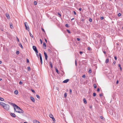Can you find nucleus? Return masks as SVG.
<instances>
[{
    "instance_id": "38",
    "label": "nucleus",
    "mask_w": 123,
    "mask_h": 123,
    "mask_svg": "<svg viewBox=\"0 0 123 123\" xmlns=\"http://www.w3.org/2000/svg\"><path fill=\"white\" fill-rule=\"evenodd\" d=\"M10 27L12 29V28L13 27V26L12 24H10Z\"/></svg>"
},
{
    "instance_id": "21",
    "label": "nucleus",
    "mask_w": 123,
    "mask_h": 123,
    "mask_svg": "<svg viewBox=\"0 0 123 123\" xmlns=\"http://www.w3.org/2000/svg\"><path fill=\"white\" fill-rule=\"evenodd\" d=\"M27 69L29 71H30L31 70V69L29 67H27Z\"/></svg>"
},
{
    "instance_id": "34",
    "label": "nucleus",
    "mask_w": 123,
    "mask_h": 123,
    "mask_svg": "<svg viewBox=\"0 0 123 123\" xmlns=\"http://www.w3.org/2000/svg\"><path fill=\"white\" fill-rule=\"evenodd\" d=\"M36 96L39 99L40 98V96H39V95H36Z\"/></svg>"
},
{
    "instance_id": "44",
    "label": "nucleus",
    "mask_w": 123,
    "mask_h": 123,
    "mask_svg": "<svg viewBox=\"0 0 123 123\" xmlns=\"http://www.w3.org/2000/svg\"><path fill=\"white\" fill-rule=\"evenodd\" d=\"M116 63V62L115 61H114L112 63V65H114Z\"/></svg>"
},
{
    "instance_id": "59",
    "label": "nucleus",
    "mask_w": 123,
    "mask_h": 123,
    "mask_svg": "<svg viewBox=\"0 0 123 123\" xmlns=\"http://www.w3.org/2000/svg\"><path fill=\"white\" fill-rule=\"evenodd\" d=\"M114 58H115V59L116 60H117V57H116V56H114Z\"/></svg>"
},
{
    "instance_id": "8",
    "label": "nucleus",
    "mask_w": 123,
    "mask_h": 123,
    "mask_svg": "<svg viewBox=\"0 0 123 123\" xmlns=\"http://www.w3.org/2000/svg\"><path fill=\"white\" fill-rule=\"evenodd\" d=\"M69 81V79H68L64 80L63 82V83H67Z\"/></svg>"
},
{
    "instance_id": "36",
    "label": "nucleus",
    "mask_w": 123,
    "mask_h": 123,
    "mask_svg": "<svg viewBox=\"0 0 123 123\" xmlns=\"http://www.w3.org/2000/svg\"><path fill=\"white\" fill-rule=\"evenodd\" d=\"M65 26L66 27H69V26H68V24H66L65 25Z\"/></svg>"
},
{
    "instance_id": "13",
    "label": "nucleus",
    "mask_w": 123,
    "mask_h": 123,
    "mask_svg": "<svg viewBox=\"0 0 123 123\" xmlns=\"http://www.w3.org/2000/svg\"><path fill=\"white\" fill-rule=\"evenodd\" d=\"M33 123H40L39 122L35 120L33 121Z\"/></svg>"
},
{
    "instance_id": "64",
    "label": "nucleus",
    "mask_w": 123,
    "mask_h": 123,
    "mask_svg": "<svg viewBox=\"0 0 123 123\" xmlns=\"http://www.w3.org/2000/svg\"><path fill=\"white\" fill-rule=\"evenodd\" d=\"M79 10L80 11H81L82 10V9L81 8H80L79 9Z\"/></svg>"
},
{
    "instance_id": "52",
    "label": "nucleus",
    "mask_w": 123,
    "mask_h": 123,
    "mask_svg": "<svg viewBox=\"0 0 123 123\" xmlns=\"http://www.w3.org/2000/svg\"><path fill=\"white\" fill-rule=\"evenodd\" d=\"M77 41H79L80 40V38H77Z\"/></svg>"
},
{
    "instance_id": "35",
    "label": "nucleus",
    "mask_w": 123,
    "mask_h": 123,
    "mask_svg": "<svg viewBox=\"0 0 123 123\" xmlns=\"http://www.w3.org/2000/svg\"><path fill=\"white\" fill-rule=\"evenodd\" d=\"M52 118V120L54 122L55 121V118L54 117H53V118Z\"/></svg>"
},
{
    "instance_id": "62",
    "label": "nucleus",
    "mask_w": 123,
    "mask_h": 123,
    "mask_svg": "<svg viewBox=\"0 0 123 123\" xmlns=\"http://www.w3.org/2000/svg\"><path fill=\"white\" fill-rule=\"evenodd\" d=\"M17 41L18 42H19V39L17 37Z\"/></svg>"
},
{
    "instance_id": "29",
    "label": "nucleus",
    "mask_w": 123,
    "mask_h": 123,
    "mask_svg": "<svg viewBox=\"0 0 123 123\" xmlns=\"http://www.w3.org/2000/svg\"><path fill=\"white\" fill-rule=\"evenodd\" d=\"M96 94L95 93H93V95L94 97H95L96 96Z\"/></svg>"
},
{
    "instance_id": "12",
    "label": "nucleus",
    "mask_w": 123,
    "mask_h": 123,
    "mask_svg": "<svg viewBox=\"0 0 123 123\" xmlns=\"http://www.w3.org/2000/svg\"><path fill=\"white\" fill-rule=\"evenodd\" d=\"M18 93V91L17 90H16L14 92V93L16 94L17 95Z\"/></svg>"
},
{
    "instance_id": "9",
    "label": "nucleus",
    "mask_w": 123,
    "mask_h": 123,
    "mask_svg": "<svg viewBox=\"0 0 123 123\" xmlns=\"http://www.w3.org/2000/svg\"><path fill=\"white\" fill-rule=\"evenodd\" d=\"M32 48H33V49L35 51L36 50H37V49L36 47L35 46H33Z\"/></svg>"
},
{
    "instance_id": "5",
    "label": "nucleus",
    "mask_w": 123,
    "mask_h": 123,
    "mask_svg": "<svg viewBox=\"0 0 123 123\" xmlns=\"http://www.w3.org/2000/svg\"><path fill=\"white\" fill-rule=\"evenodd\" d=\"M10 115L12 117H16L14 113H10Z\"/></svg>"
},
{
    "instance_id": "19",
    "label": "nucleus",
    "mask_w": 123,
    "mask_h": 123,
    "mask_svg": "<svg viewBox=\"0 0 123 123\" xmlns=\"http://www.w3.org/2000/svg\"><path fill=\"white\" fill-rule=\"evenodd\" d=\"M49 64L50 66L51 67V68H53V66H52V63L51 62H49Z\"/></svg>"
},
{
    "instance_id": "18",
    "label": "nucleus",
    "mask_w": 123,
    "mask_h": 123,
    "mask_svg": "<svg viewBox=\"0 0 123 123\" xmlns=\"http://www.w3.org/2000/svg\"><path fill=\"white\" fill-rule=\"evenodd\" d=\"M4 103L2 102H0V105H1L2 106H3V105H4Z\"/></svg>"
},
{
    "instance_id": "56",
    "label": "nucleus",
    "mask_w": 123,
    "mask_h": 123,
    "mask_svg": "<svg viewBox=\"0 0 123 123\" xmlns=\"http://www.w3.org/2000/svg\"><path fill=\"white\" fill-rule=\"evenodd\" d=\"M80 54H83V52L82 51H80Z\"/></svg>"
},
{
    "instance_id": "24",
    "label": "nucleus",
    "mask_w": 123,
    "mask_h": 123,
    "mask_svg": "<svg viewBox=\"0 0 123 123\" xmlns=\"http://www.w3.org/2000/svg\"><path fill=\"white\" fill-rule=\"evenodd\" d=\"M67 95V94L66 93H65L64 95V97L66 98Z\"/></svg>"
},
{
    "instance_id": "23",
    "label": "nucleus",
    "mask_w": 123,
    "mask_h": 123,
    "mask_svg": "<svg viewBox=\"0 0 123 123\" xmlns=\"http://www.w3.org/2000/svg\"><path fill=\"white\" fill-rule=\"evenodd\" d=\"M19 46L22 48L23 49V47L22 46L21 43H20L19 44Z\"/></svg>"
},
{
    "instance_id": "61",
    "label": "nucleus",
    "mask_w": 123,
    "mask_h": 123,
    "mask_svg": "<svg viewBox=\"0 0 123 123\" xmlns=\"http://www.w3.org/2000/svg\"><path fill=\"white\" fill-rule=\"evenodd\" d=\"M32 91V92H33V93H35V91L33 90H31Z\"/></svg>"
},
{
    "instance_id": "27",
    "label": "nucleus",
    "mask_w": 123,
    "mask_h": 123,
    "mask_svg": "<svg viewBox=\"0 0 123 123\" xmlns=\"http://www.w3.org/2000/svg\"><path fill=\"white\" fill-rule=\"evenodd\" d=\"M93 86L94 88H96V85L95 84H94Z\"/></svg>"
},
{
    "instance_id": "43",
    "label": "nucleus",
    "mask_w": 123,
    "mask_h": 123,
    "mask_svg": "<svg viewBox=\"0 0 123 123\" xmlns=\"http://www.w3.org/2000/svg\"><path fill=\"white\" fill-rule=\"evenodd\" d=\"M104 19V17H100V19H101V20H103V19Z\"/></svg>"
},
{
    "instance_id": "14",
    "label": "nucleus",
    "mask_w": 123,
    "mask_h": 123,
    "mask_svg": "<svg viewBox=\"0 0 123 123\" xmlns=\"http://www.w3.org/2000/svg\"><path fill=\"white\" fill-rule=\"evenodd\" d=\"M109 59L107 58L106 59V60L105 61V62L106 63H107L109 62Z\"/></svg>"
},
{
    "instance_id": "53",
    "label": "nucleus",
    "mask_w": 123,
    "mask_h": 123,
    "mask_svg": "<svg viewBox=\"0 0 123 123\" xmlns=\"http://www.w3.org/2000/svg\"><path fill=\"white\" fill-rule=\"evenodd\" d=\"M87 49L88 50H91V49L90 47H88L87 48Z\"/></svg>"
},
{
    "instance_id": "49",
    "label": "nucleus",
    "mask_w": 123,
    "mask_h": 123,
    "mask_svg": "<svg viewBox=\"0 0 123 123\" xmlns=\"http://www.w3.org/2000/svg\"><path fill=\"white\" fill-rule=\"evenodd\" d=\"M100 117L101 119H103V118H104L102 116H101Z\"/></svg>"
},
{
    "instance_id": "10",
    "label": "nucleus",
    "mask_w": 123,
    "mask_h": 123,
    "mask_svg": "<svg viewBox=\"0 0 123 123\" xmlns=\"http://www.w3.org/2000/svg\"><path fill=\"white\" fill-rule=\"evenodd\" d=\"M43 45L44 48V49H46V45L45 43L44 42L43 43Z\"/></svg>"
},
{
    "instance_id": "60",
    "label": "nucleus",
    "mask_w": 123,
    "mask_h": 123,
    "mask_svg": "<svg viewBox=\"0 0 123 123\" xmlns=\"http://www.w3.org/2000/svg\"><path fill=\"white\" fill-rule=\"evenodd\" d=\"M36 54V55H37V56L39 58V55H38V54Z\"/></svg>"
},
{
    "instance_id": "63",
    "label": "nucleus",
    "mask_w": 123,
    "mask_h": 123,
    "mask_svg": "<svg viewBox=\"0 0 123 123\" xmlns=\"http://www.w3.org/2000/svg\"><path fill=\"white\" fill-rule=\"evenodd\" d=\"M118 83V80H117L116 82V84H117Z\"/></svg>"
},
{
    "instance_id": "57",
    "label": "nucleus",
    "mask_w": 123,
    "mask_h": 123,
    "mask_svg": "<svg viewBox=\"0 0 123 123\" xmlns=\"http://www.w3.org/2000/svg\"><path fill=\"white\" fill-rule=\"evenodd\" d=\"M99 91H100V89H99V88H98L97 90V91L99 92Z\"/></svg>"
},
{
    "instance_id": "25",
    "label": "nucleus",
    "mask_w": 123,
    "mask_h": 123,
    "mask_svg": "<svg viewBox=\"0 0 123 123\" xmlns=\"http://www.w3.org/2000/svg\"><path fill=\"white\" fill-rule=\"evenodd\" d=\"M55 70H56V72H57V73L58 74H59V71H58V70L57 68H56V69H55Z\"/></svg>"
},
{
    "instance_id": "2",
    "label": "nucleus",
    "mask_w": 123,
    "mask_h": 123,
    "mask_svg": "<svg viewBox=\"0 0 123 123\" xmlns=\"http://www.w3.org/2000/svg\"><path fill=\"white\" fill-rule=\"evenodd\" d=\"M3 107L6 110H8L10 108V106L9 105L7 104H4V105H3Z\"/></svg>"
},
{
    "instance_id": "7",
    "label": "nucleus",
    "mask_w": 123,
    "mask_h": 123,
    "mask_svg": "<svg viewBox=\"0 0 123 123\" xmlns=\"http://www.w3.org/2000/svg\"><path fill=\"white\" fill-rule=\"evenodd\" d=\"M25 29L26 30H27L28 31H29V27L28 26H27L25 27Z\"/></svg>"
},
{
    "instance_id": "1",
    "label": "nucleus",
    "mask_w": 123,
    "mask_h": 123,
    "mask_svg": "<svg viewBox=\"0 0 123 123\" xmlns=\"http://www.w3.org/2000/svg\"><path fill=\"white\" fill-rule=\"evenodd\" d=\"M15 107L14 108V110L16 112L19 113H23L24 112L23 111L16 105H15Z\"/></svg>"
},
{
    "instance_id": "41",
    "label": "nucleus",
    "mask_w": 123,
    "mask_h": 123,
    "mask_svg": "<svg viewBox=\"0 0 123 123\" xmlns=\"http://www.w3.org/2000/svg\"><path fill=\"white\" fill-rule=\"evenodd\" d=\"M27 62V63H28L29 62V60L28 59H27L26 61Z\"/></svg>"
},
{
    "instance_id": "20",
    "label": "nucleus",
    "mask_w": 123,
    "mask_h": 123,
    "mask_svg": "<svg viewBox=\"0 0 123 123\" xmlns=\"http://www.w3.org/2000/svg\"><path fill=\"white\" fill-rule=\"evenodd\" d=\"M49 117L50 118H51L54 117L51 114H50L49 115Z\"/></svg>"
},
{
    "instance_id": "32",
    "label": "nucleus",
    "mask_w": 123,
    "mask_h": 123,
    "mask_svg": "<svg viewBox=\"0 0 123 123\" xmlns=\"http://www.w3.org/2000/svg\"><path fill=\"white\" fill-rule=\"evenodd\" d=\"M4 100V99L2 98H0V100L1 101H3Z\"/></svg>"
},
{
    "instance_id": "22",
    "label": "nucleus",
    "mask_w": 123,
    "mask_h": 123,
    "mask_svg": "<svg viewBox=\"0 0 123 123\" xmlns=\"http://www.w3.org/2000/svg\"><path fill=\"white\" fill-rule=\"evenodd\" d=\"M30 35L31 37L33 38V35H32V34L30 33Z\"/></svg>"
},
{
    "instance_id": "54",
    "label": "nucleus",
    "mask_w": 123,
    "mask_h": 123,
    "mask_svg": "<svg viewBox=\"0 0 123 123\" xmlns=\"http://www.w3.org/2000/svg\"><path fill=\"white\" fill-rule=\"evenodd\" d=\"M73 12L75 15H76V12L75 11H74Z\"/></svg>"
},
{
    "instance_id": "48",
    "label": "nucleus",
    "mask_w": 123,
    "mask_h": 123,
    "mask_svg": "<svg viewBox=\"0 0 123 123\" xmlns=\"http://www.w3.org/2000/svg\"><path fill=\"white\" fill-rule=\"evenodd\" d=\"M82 77L83 78H85V75H84L82 76Z\"/></svg>"
},
{
    "instance_id": "51",
    "label": "nucleus",
    "mask_w": 123,
    "mask_h": 123,
    "mask_svg": "<svg viewBox=\"0 0 123 123\" xmlns=\"http://www.w3.org/2000/svg\"><path fill=\"white\" fill-rule=\"evenodd\" d=\"M75 65L76 66H77V63L76 60H75Z\"/></svg>"
},
{
    "instance_id": "31",
    "label": "nucleus",
    "mask_w": 123,
    "mask_h": 123,
    "mask_svg": "<svg viewBox=\"0 0 123 123\" xmlns=\"http://www.w3.org/2000/svg\"><path fill=\"white\" fill-rule=\"evenodd\" d=\"M48 51H49V52L51 53L52 52L51 50L49 49H48Z\"/></svg>"
},
{
    "instance_id": "40",
    "label": "nucleus",
    "mask_w": 123,
    "mask_h": 123,
    "mask_svg": "<svg viewBox=\"0 0 123 123\" xmlns=\"http://www.w3.org/2000/svg\"><path fill=\"white\" fill-rule=\"evenodd\" d=\"M35 52H36V54H38V51L37 50H36L35 51Z\"/></svg>"
},
{
    "instance_id": "6",
    "label": "nucleus",
    "mask_w": 123,
    "mask_h": 123,
    "mask_svg": "<svg viewBox=\"0 0 123 123\" xmlns=\"http://www.w3.org/2000/svg\"><path fill=\"white\" fill-rule=\"evenodd\" d=\"M31 99L33 102H34L35 101V99L33 97H31Z\"/></svg>"
},
{
    "instance_id": "46",
    "label": "nucleus",
    "mask_w": 123,
    "mask_h": 123,
    "mask_svg": "<svg viewBox=\"0 0 123 123\" xmlns=\"http://www.w3.org/2000/svg\"><path fill=\"white\" fill-rule=\"evenodd\" d=\"M19 84L20 85H21L22 84V82L21 81H20L19 82Z\"/></svg>"
},
{
    "instance_id": "4",
    "label": "nucleus",
    "mask_w": 123,
    "mask_h": 123,
    "mask_svg": "<svg viewBox=\"0 0 123 123\" xmlns=\"http://www.w3.org/2000/svg\"><path fill=\"white\" fill-rule=\"evenodd\" d=\"M44 54L45 57V59L46 60H47V55L46 53L45 52H44Z\"/></svg>"
},
{
    "instance_id": "26",
    "label": "nucleus",
    "mask_w": 123,
    "mask_h": 123,
    "mask_svg": "<svg viewBox=\"0 0 123 123\" xmlns=\"http://www.w3.org/2000/svg\"><path fill=\"white\" fill-rule=\"evenodd\" d=\"M34 4L35 5H36L37 4V2L36 1H35L34 2Z\"/></svg>"
},
{
    "instance_id": "17",
    "label": "nucleus",
    "mask_w": 123,
    "mask_h": 123,
    "mask_svg": "<svg viewBox=\"0 0 123 123\" xmlns=\"http://www.w3.org/2000/svg\"><path fill=\"white\" fill-rule=\"evenodd\" d=\"M83 101L84 102V103L85 104H86L87 103V102L86 100V99L85 98H84L83 99Z\"/></svg>"
},
{
    "instance_id": "55",
    "label": "nucleus",
    "mask_w": 123,
    "mask_h": 123,
    "mask_svg": "<svg viewBox=\"0 0 123 123\" xmlns=\"http://www.w3.org/2000/svg\"><path fill=\"white\" fill-rule=\"evenodd\" d=\"M88 72L89 73H90L92 72L91 70H89Z\"/></svg>"
},
{
    "instance_id": "45",
    "label": "nucleus",
    "mask_w": 123,
    "mask_h": 123,
    "mask_svg": "<svg viewBox=\"0 0 123 123\" xmlns=\"http://www.w3.org/2000/svg\"><path fill=\"white\" fill-rule=\"evenodd\" d=\"M19 53V52L18 51H16V54L18 55Z\"/></svg>"
},
{
    "instance_id": "42",
    "label": "nucleus",
    "mask_w": 123,
    "mask_h": 123,
    "mask_svg": "<svg viewBox=\"0 0 123 123\" xmlns=\"http://www.w3.org/2000/svg\"><path fill=\"white\" fill-rule=\"evenodd\" d=\"M121 15V14L120 13H119L118 14V16L119 17Z\"/></svg>"
},
{
    "instance_id": "28",
    "label": "nucleus",
    "mask_w": 123,
    "mask_h": 123,
    "mask_svg": "<svg viewBox=\"0 0 123 123\" xmlns=\"http://www.w3.org/2000/svg\"><path fill=\"white\" fill-rule=\"evenodd\" d=\"M24 24L25 25V27L26 26H27V23L26 22H25L24 23Z\"/></svg>"
},
{
    "instance_id": "16",
    "label": "nucleus",
    "mask_w": 123,
    "mask_h": 123,
    "mask_svg": "<svg viewBox=\"0 0 123 123\" xmlns=\"http://www.w3.org/2000/svg\"><path fill=\"white\" fill-rule=\"evenodd\" d=\"M118 66L119 67L121 71H122V68L121 67V65L120 64H118Z\"/></svg>"
},
{
    "instance_id": "58",
    "label": "nucleus",
    "mask_w": 123,
    "mask_h": 123,
    "mask_svg": "<svg viewBox=\"0 0 123 123\" xmlns=\"http://www.w3.org/2000/svg\"><path fill=\"white\" fill-rule=\"evenodd\" d=\"M40 43L41 44H42V41L41 39H40Z\"/></svg>"
},
{
    "instance_id": "30",
    "label": "nucleus",
    "mask_w": 123,
    "mask_h": 123,
    "mask_svg": "<svg viewBox=\"0 0 123 123\" xmlns=\"http://www.w3.org/2000/svg\"><path fill=\"white\" fill-rule=\"evenodd\" d=\"M41 30H42V31H43L44 32H45V31L44 30V29L43 28H42Z\"/></svg>"
},
{
    "instance_id": "11",
    "label": "nucleus",
    "mask_w": 123,
    "mask_h": 123,
    "mask_svg": "<svg viewBox=\"0 0 123 123\" xmlns=\"http://www.w3.org/2000/svg\"><path fill=\"white\" fill-rule=\"evenodd\" d=\"M9 103L11 104V105H12L13 106H14V107H15V105H16V104H14L12 103L11 102H9Z\"/></svg>"
},
{
    "instance_id": "50",
    "label": "nucleus",
    "mask_w": 123,
    "mask_h": 123,
    "mask_svg": "<svg viewBox=\"0 0 123 123\" xmlns=\"http://www.w3.org/2000/svg\"><path fill=\"white\" fill-rule=\"evenodd\" d=\"M103 95V93H100V94H99V96L100 97H101Z\"/></svg>"
},
{
    "instance_id": "15",
    "label": "nucleus",
    "mask_w": 123,
    "mask_h": 123,
    "mask_svg": "<svg viewBox=\"0 0 123 123\" xmlns=\"http://www.w3.org/2000/svg\"><path fill=\"white\" fill-rule=\"evenodd\" d=\"M6 17L8 19L10 18V16L8 14H6Z\"/></svg>"
},
{
    "instance_id": "33",
    "label": "nucleus",
    "mask_w": 123,
    "mask_h": 123,
    "mask_svg": "<svg viewBox=\"0 0 123 123\" xmlns=\"http://www.w3.org/2000/svg\"><path fill=\"white\" fill-rule=\"evenodd\" d=\"M67 31L69 33H71L70 31H69L68 30H67Z\"/></svg>"
},
{
    "instance_id": "47",
    "label": "nucleus",
    "mask_w": 123,
    "mask_h": 123,
    "mask_svg": "<svg viewBox=\"0 0 123 123\" xmlns=\"http://www.w3.org/2000/svg\"><path fill=\"white\" fill-rule=\"evenodd\" d=\"M58 15H59V17H60L61 16V14H60V13H58Z\"/></svg>"
},
{
    "instance_id": "37",
    "label": "nucleus",
    "mask_w": 123,
    "mask_h": 123,
    "mask_svg": "<svg viewBox=\"0 0 123 123\" xmlns=\"http://www.w3.org/2000/svg\"><path fill=\"white\" fill-rule=\"evenodd\" d=\"M72 92V90L71 89H70L69 90V93H70L71 94Z\"/></svg>"
},
{
    "instance_id": "3",
    "label": "nucleus",
    "mask_w": 123,
    "mask_h": 123,
    "mask_svg": "<svg viewBox=\"0 0 123 123\" xmlns=\"http://www.w3.org/2000/svg\"><path fill=\"white\" fill-rule=\"evenodd\" d=\"M39 56L40 57V62L41 64H42V55L40 53H39Z\"/></svg>"
},
{
    "instance_id": "39",
    "label": "nucleus",
    "mask_w": 123,
    "mask_h": 123,
    "mask_svg": "<svg viewBox=\"0 0 123 123\" xmlns=\"http://www.w3.org/2000/svg\"><path fill=\"white\" fill-rule=\"evenodd\" d=\"M89 21L90 22H92V19L91 18H90L89 19Z\"/></svg>"
}]
</instances>
